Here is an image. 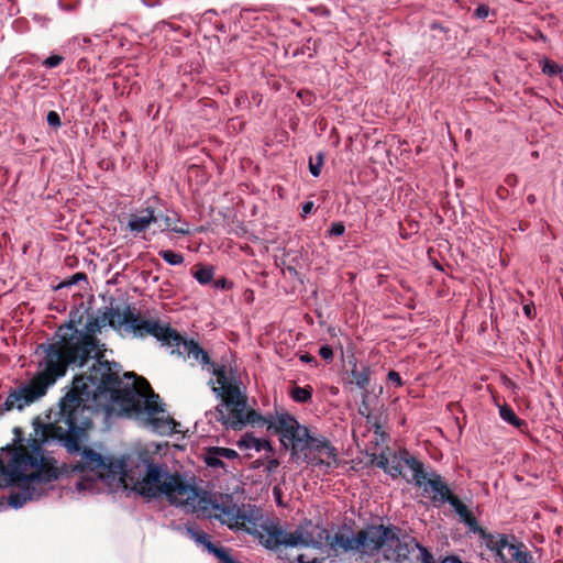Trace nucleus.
I'll list each match as a JSON object with an SVG mask.
<instances>
[{"label": "nucleus", "instance_id": "obj_34", "mask_svg": "<svg viewBox=\"0 0 563 563\" xmlns=\"http://www.w3.org/2000/svg\"><path fill=\"white\" fill-rule=\"evenodd\" d=\"M319 355L327 362H331L333 360V350L330 345H322L319 349Z\"/></svg>", "mask_w": 563, "mask_h": 563}, {"label": "nucleus", "instance_id": "obj_49", "mask_svg": "<svg viewBox=\"0 0 563 563\" xmlns=\"http://www.w3.org/2000/svg\"><path fill=\"white\" fill-rule=\"evenodd\" d=\"M540 40H545V37L543 36V34H540Z\"/></svg>", "mask_w": 563, "mask_h": 563}, {"label": "nucleus", "instance_id": "obj_21", "mask_svg": "<svg viewBox=\"0 0 563 563\" xmlns=\"http://www.w3.org/2000/svg\"><path fill=\"white\" fill-rule=\"evenodd\" d=\"M446 503L453 507L454 511L460 516L461 520L464 521L465 523L471 525L475 521L472 512L455 495L451 494Z\"/></svg>", "mask_w": 563, "mask_h": 563}, {"label": "nucleus", "instance_id": "obj_14", "mask_svg": "<svg viewBox=\"0 0 563 563\" xmlns=\"http://www.w3.org/2000/svg\"><path fill=\"white\" fill-rule=\"evenodd\" d=\"M212 375L217 377L218 387H213L212 390L223 398L228 396L231 388H239V386L232 384V371L228 369L225 365H216L211 362L206 367Z\"/></svg>", "mask_w": 563, "mask_h": 563}, {"label": "nucleus", "instance_id": "obj_25", "mask_svg": "<svg viewBox=\"0 0 563 563\" xmlns=\"http://www.w3.org/2000/svg\"><path fill=\"white\" fill-rule=\"evenodd\" d=\"M158 255L169 265L176 266L184 263V256L180 253H176L172 250H162Z\"/></svg>", "mask_w": 563, "mask_h": 563}, {"label": "nucleus", "instance_id": "obj_22", "mask_svg": "<svg viewBox=\"0 0 563 563\" xmlns=\"http://www.w3.org/2000/svg\"><path fill=\"white\" fill-rule=\"evenodd\" d=\"M313 388L310 385L294 386L289 390L290 398L297 404H308L312 399Z\"/></svg>", "mask_w": 563, "mask_h": 563}, {"label": "nucleus", "instance_id": "obj_7", "mask_svg": "<svg viewBox=\"0 0 563 563\" xmlns=\"http://www.w3.org/2000/svg\"><path fill=\"white\" fill-rule=\"evenodd\" d=\"M274 428L280 435V442L286 449H290L291 456L301 460L309 452L310 442L314 439L307 427L301 426L292 416L283 413L277 416Z\"/></svg>", "mask_w": 563, "mask_h": 563}, {"label": "nucleus", "instance_id": "obj_46", "mask_svg": "<svg viewBox=\"0 0 563 563\" xmlns=\"http://www.w3.org/2000/svg\"><path fill=\"white\" fill-rule=\"evenodd\" d=\"M527 200H528L529 203H533L536 201V198H534L533 195H530V196L527 197Z\"/></svg>", "mask_w": 563, "mask_h": 563}, {"label": "nucleus", "instance_id": "obj_26", "mask_svg": "<svg viewBox=\"0 0 563 563\" xmlns=\"http://www.w3.org/2000/svg\"><path fill=\"white\" fill-rule=\"evenodd\" d=\"M205 462L210 467H224L222 459L213 454V448H210L206 454Z\"/></svg>", "mask_w": 563, "mask_h": 563}, {"label": "nucleus", "instance_id": "obj_6", "mask_svg": "<svg viewBox=\"0 0 563 563\" xmlns=\"http://www.w3.org/2000/svg\"><path fill=\"white\" fill-rule=\"evenodd\" d=\"M213 514L212 517L219 519L223 525H227L231 529H238V530H245L249 533L256 532V522L255 518L253 516V511H247L244 508H241L234 504L230 505H213ZM272 527L280 528L283 531L284 529L275 523H268L265 526H262V531L258 532L260 541L261 543L271 550L278 549L282 544H278L276 547H267L266 545V536H268V530ZM286 533H288L285 530ZM291 531L290 533H292ZM285 547H288L287 544H284Z\"/></svg>", "mask_w": 563, "mask_h": 563}, {"label": "nucleus", "instance_id": "obj_39", "mask_svg": "<svg viewBox=\"0 0 563 563\" xmlns=\"http://www.w3.org/2000/svg\"><path fill=\"white\" fill-rule=\"evenodd\" d=\"M300 361L303 362V363H308V364H312V365H317V360L314 356H312L311 354L309 353H305L302 355H300Z\"/></svg>", "mask_w": 563, "mask_h": 563}, {"label": "nucleus", "instance_id": "obj_28", "mask_svg": "<svg viewBox=\"0 0 563 563\" xmlns=\"http://www.w3.org/2000/svg\"><path fill=\"white\" fill-rule=\"evenodd\" d=\"M561 67L554 63V62H551L549 59H544L543 60V66H542V71L547 75H550V76H555L558 74L561 73Z\"/></svg>", "mask_w": 563, "mask_h": 563}, {"label": "nucleus", "instance_id": "obj_16", "mask_svg": "<svg viewBox=\"0 0 563 563\" xmlns=\"http://www.w3.org/2000/svg\"><path fill=\"white\" fill-rule=\"evenodd\" d=\"M240 450H254L256 452L272 451V446L268 440L264 438H255L254 435L246 433L241 437L236 442Z\"/></svg>", "mask_w": 563, "mask_h": 563}, {"label": "nucleus", "instance_id": "obj_19", "mask_svg": "<svg viewBox=\"0 0 563 563\" xmlns=\"http://www.w3.org/2000/svg\"><path fill=\"white\" fill-rule=\"evenodd\" d=\"M353 383L365 394L368 393V386L371 382V368L366 365L357 367L356 363L353 364L351 369Z\"/></svg>", "mask_w": 563, "mask_h": 563}, {"label": "nucleus", "instance_id": "obj_15", "mask_svg": "<svg viewBox=\"0 0 563 563\" xmlns=\"http://www.w3.org/2000/svg\"><path fill=\"white\" fill-rule=\"evenodd\" d=\"M191 537L196 540V542L205 545V548L216 555L221 563H232L233 558L228 553V551L224 548H220L214 545L210 541V536L202 531H194L189 530Z\"/></svg>", "mask_w": 563, "mask_h": 563}, {"label": "nucleus", "instance_id": "obj_13", "mask_svg": "<svg viewBox=\"0 0 563 563\" xmlns=\"http://www.w3.org/2000/svg\"><path fill=\"white\" fill-rule=\"evenodd\" d=\"M158 217L153 207L148 206L137 212L131 213L128 221V229L135 235L144 233L151 224L157 222Z\"/></svg>", "mask_w": 563, "mask_h": 563}, {"label": "nucleus", "instance_id": "obj_10", "mask_svg": "<svg viewBox=\"0 0 563 563\" xmlns=\"http://www.w3.org/2000/svg\"><path fill=\"white\" fill-rule=\"evenodd\" d=\"M374 463L377 467L383 468L393 478H397L399 476L406 477L404 474V468H409L411 471V478H408V482H412L413 478L419 476L418 474H421V466L423 465L406 449L389 451L388 453H380L375 457Z\"/></svg>", "mask_w": 563, "mask_h": 563}, {"label": "nucleus", "instance_id": "obj_29", "mask_svg": "<svg viewBox=\"0 0 563 563\" xmlns=\"http://www.w3.org/2000/svg\"><path fill=\"white\" fill-rule=\"evenodd\" d=\"M213 454L220 456L221 459L228 460L238 457V453L234 450L228 448L213 446Z\"/></svg>", "mask_w": 563, "mask_h": 563}, {"label": "nucleus", "instance_id": "obj_51", "mask_svg": "<svg viewBox=\"0 0 563 563\" xmlns=\"http://www.w3.org/2000/svg\"><path fill=\"white\" fill-rule=\"evenodd\" d=\"M450 559H451V558H449V559H446V560H443V562H441V563H446V561L449 562V560H450Z\"/></svg>", "mask_w": 563, "mask_h": 563}, {"label": "nucleus", "instance_id": "obj_27", "mask_svg": "<svg viewBox=\"0 0 563 563\" xmlns=\"http://www.w3.org/2000/svg\"><path fill=\"white\" fill-rule=\"evenodd\" d=\"M323 154L322 153H318L316 159L317 162H312V159H310L309 162V170L311 173L312 176L314 177H318L321 173V167L323 165Z\"/></svg>", "mask_w": 563, "mask_h": 563}, {"label": "nucleus", "instance_id": "obj_41", "mask_svg": "<svg viewBox=\"0 0 563 563\" xmlns=\"http://www.w3.org/2000/svg\"><path fill=\"white\" fill-rule=\"evenodd\" d=\"M312 209H313V202L312 201L305 202L303 206H302V217H306L307 214H309Z\"/></svg>", "mask_w": 563, "mask_h": 563}, {"label": "nucleus", "instance_id": "obj_36", "mask_svg": "<svg viewBox=\"0 0 563 563\" xmlns=\"http://www.w3.org/2000/svg\"><path fill=\"white\" fill-rule=\"evenodd\" d=\"M490 9L487 4H479L475 11L474 16L477 19H486L489 15Z\"/></svg>", "mask_w": 563, "mask_h": 563}, {"label": "nucleus", "instance_id": "obj_32", "mask_svg": "<svg viewBox=\"0 0 563 563\" xmlns=\"http://www.w3.org/2000/svg\"><path fill=\"white\" fill-rule=\"evenodd\" d=\"M46 120H47V124L53 128H59L62 124L60 117L56 111H49L47 113Z\"/></svg>", "mask_w": 563, "mask_h": 563}, {"label": "nucleus", "instance_id": "obj_1", "mask_svg": "<svg viewBox=\"0 0 563 563\" xmlns=\"http://www.w3.org/2000/svg\"><path fill=\"white\" fill-rule=\"evenodd\" d=\"M78 313L71 311L69 321L58 327L54 343L40 345L44 355L37 372L10 389L1 410H23L44 397L68 366L82 367L95 358L88 373L74 377L71 388L59 401L60 413L78 419L90 418L91 411L118 409L128 416L146 415L147 423L155 431L173 430L174 419L158 404L159 397L148 382L132 372L124 374V382L120 377L121 365L104 360V345L96 338L102 328L100 320L88 314L82 323L84 317Z\"/></svg>", "mask_w": 563, "mask_h": 563}, {"label": "nucleus", "instance_id": "obj_9", "mask_svg": "<svg viewBox=\"0 0 563 563\" xmlns=\"http://www.w3.org/2000/svg\"><path fill=\"white\" fill-rule=\"evenodd\" d=\"M246 398L240 388H231L222 404L216 408V419L227 429L241 430L244 427Z\"/></svg>", "mask_w": 563, "mask_h": 563}, {"label": "nucleus", "instance_id": "obj_33", "mask_svg": "<svg viewBox=\"0 0 563 563\" xmlns=\"http://www.w3.org/2000/svg\"><path fill=\"white\" fill-rule=\"evenodd\" d=\"M345 232V227L342 222H334L332 223L330 230H329V235L331 236H340V235H343Z\"/></svg>", "mask_w": 563, "mask_h": 563}, {"label": "nucleus", "instance_id": "obj_42", "mask_svg": "<svg viewBox=\"0 0 563 563\" xmlns=\"http://www.w3.org/2000/svg\"><path fill=\"white\" fill-rule=\"evenodd\" d=\"M278 461L277 460H269L268 463H267V470L269 472L274 471L277 466H278Z\"/></svg>", "mask_w": 563, "mask_h": 563}, {"label": "nucleus", "instance_id": "obj_2", "mask_svg": "<svg viewBox=\"0 0 563 563\" xmlns=\"http://www.w3.org/2000/svg\"><path fill=\"white\" fill-rule=\"evenodd\" d=\"M266 536V545L287 544L322 550L331 561L350 554L360 559L373 558L380 551L393 563H437L433 554L415 538H400L396 526L371 525L357 531L351 526H340L333 533L319 525L306 521L295 532L286 533L272 527Z\"/></svg>", "mask_w": 563, "mask_h": 563}, {"label": "nucleus", "instance_id": "obj_24", "mask_svg": "<svg viewBox=\"0 0 563 563\" xmlns=\"http://www.w3.org/2000/svg\"><path fill=\"white\" fill-rule=\"evenodd\" d=\"M499 415L503 420L510 423L511 426L516 428H521L526 424V422L518 418L515 411L507 405H504L499 408Z\"/></svg>", "mask_w": 563, "mask_h": 563}, {"label": "nucleus", "instance_id": "obj_37", "mask_svg": "<svg viewBox=\"0 0 563 563\" xmlns=\"http://www.w3.org/2000/svg\"><path fill=\"white\" fill-rule=\"evenodd\" d=\"M213 287L217 289H231L233 287V283L222 277L213 283Z\"/></svg>", "mask_w": 563, "mask_h": 563}, {"label": "nucleus", "instance_id": "obj_30", "mask_svg": "<svg viewBox=\"0 0 563 563\" xmlns=\"http://www.w3.org/2000/svg\"><path fill=\"white\" fill-rule=\"evenodd\" d=\"M79 280H87V275L85 273H76L69 278L65 279L59 287H69L77 284Z\"/></svg>", "mask_w": 563, "mask_h": 563}, {"label": "nucleus", "instance_id": "obj_44", "mask_svg": "<svg viewBox=\"0 0 563 563\" xmlns=\"http://www.w3.org/2000/svg\"><path fill=\"white\" fill-rule=\"evenodd\" d=\"M449 563H463L459 558H455V556H452L450 560H449Z\"/></svg>", "mask_w": 563, "mask_h": 563}, {"label": "nucleus", "instance_id": "obj_35", "mask_svg": "<svg viewBox=\"0 0 563 563\" xmlns=\"http://www.w3.org/2000/svg\"><path fill=\"white\" fill-rule=\"evenodd\" d=\"M261 420H262V417L256 411L250 410V411L245 412L244 426L246 423H252V424L260 423Z\"/></svg>", "mask_w": 563, "mask_h": 563}, {"label": "nucleus", "instance_id": "obj_38", "mask_svg": "<svg viewBox=\"0 0 563 563\" xmlns=\"http://www.w3.org/2000/svg\"><path fill=\"white\" fill-rule=\"evenodd\" d=\"M387 379L395 384V386L397 387H400L402 385V380H401V377L399 375V373L395 372V371H389L388 374H387Z\"/></svg>", "mask_w": 563, "mask_h": 563}, {"label": "nucleus", "instance_id": "obj_43", "mask_svg": "<svg viewBox=\"0 0 563 563\" xmlns=\"http://www.w3.org/2000/svg\"><path fill=\"white\" fill-rule=\"evenodd\" d=\"M516 180V177L515 176H508L507 179H506V183L508 185H512V183Z\"/></svg>", "mask_w": 563, "mask_h": 563}, {"label": "nucleus", "instance_id": "obj_48", "mask_svg": "<svg viewBox=\"0 0 563 563\" xmlns=\"http://www.w3.org/2000/svg\"><path fill=\"white\" fill-rule=\"evenodd\" d=\"M0 487H4V476L0 475Z\"/></svg>", "mask_w": 563, "mask_h": 563}, {"label": "nucleus", "instance_id": "obj_12", "mask_svg": "<svg viewBox=\"0 0 563 563\" xmlns=\"http://www.w3.org/2000/svg\"><path fill=\"white\" fill-rule=\"evenodd\" d=\"M418 475L417 478L412 479V483L422 487L423 496L428 497L434 506L445 504L452 492L442 476L437 472L426 473L423 465L421 466V474Z\"/></svg>", "mask_w": 563, "mask_h": 563}, {"label": "nucleus", "instance_id": "obj_4", "mask_svg": "<svg viewBox=\"0 0 563 563\" xmlns=\"http://www.w3.org/2000/svg\"><path fill=\"white\" fill-rule=\"evenodd\" d=\"M104 320H108L113 329L123 330L135 338L151 335L162 344L174 346L176 350L172 353L177 352L179 355L192 358L203 368L211 363L208 352L197 341L185 339L175 329L158 320L143 318L135 307L126 305L123 308H110L104 313Z\"/></svg>", "mask_w": 563, "mask_h": 563}, {"label": "nucleus", "instance_id": "obj_50", "mask_svg": "<svg viewBox=\"0 0 563 563\" xmlns=\"http://www.w3.org/2000/svg\"><path fill=\"white\" fill-rule=\"evenodd\" d=\"M450 559H451V558H449V559H446V560H443V562H441V563H446V561L449 562V560H450Z\"/></svg>", "mask_w": 563, "mask_h": 563}, {"label": "nucleus", "instance_id": "obj_23", "mask_svg": "<svg viewBox=\"0 0 563 563\" xmlns=\"http://www.w3.org/2000/svg\"><path fill=\"white\" fill-rule=\"evenodd\" d=\"M192 276L200 285H208L214 276V268L210 265H196L192 268Z\"/></svg>", "mask_w": 563, "mask_h": 563}, {"label": "nucleus", "instance_id": "obj_40", "mask_svg": "<svg viewBox=\"0 0 563 563\" xmlns=\"http://www.w3.org/2000/svg\"><path fill=\"white\" fill-rule=\"evenodd\" d=\"M534 306L532 303H528L523 306V313L529 318H533Z\"/></svg>", "mask_w": 563, "mask_h": 563}, {"label": "nucleus", "instance_id": "obj_20", "mask_svg": "<svg viewBox=\"0 0 563 563\" xmlns=\"http://www.w3.org/2000/svg\"><path fill=\"white\" fill-rule=\"evenodd\" d=\"M486 547L496 553V555L500 559L503 556L504 551L506 550V545H508V538L504 534H483Z\"/></svg>", "mask_w": 563, "mask_h": 563}, {"label": "nucleus", "instance_id": "obj_31", "mask_svg": "<svg viewBox=\"0 0 563 563\" xmlns=\"http://www.w3.org/2000/svg\"><path fill=\"white\" fill-rule=\"evenodd\" d=\"M63 59H64L63 56L51 55L43 60V65L47 68H54V67H57L63 62Z\"/></svg>", "mask_w": 563, "mask_h": 563}, {"label": "nucleus", "instance_id": "obj_52", "mask_svg": "<svg viewBox=\"0 0 563 563\" xmlns=\"http://www.w3.org/2000/svg\"><path fill=\"white\" fill-rule=\"evenodd\" d=\"M375 563H378L377 561Z\"/></svg>", "mask_w": 563, "mask_h": 563}, {"label": "nucleus", "instance_id": "obj_8", "mask_svg": "<svg viewBox=\"0 0 563 563\" xmlns=\"http://www.w3.org/2000/svg\"><path fill=\"white\" fill-rule=\"evenodd\" d=\"M124 463L113 457L102 456L90 448H84L80 460L71 466V471L84 475L90 473L89 479L114 477L123 473Z\"/></svg>", "mask_w": 563, "mask_h": 563}, {"label": "nucleus", "instance_id": "obj_47", "mask_svg": "<svg viewBox=\"0 0 563 563\" xmlns=\"http://www.w3.org/2000/svg\"><path fill=\"white\" fill-rule=\"evenodd\" d=\"M298 563H313V562H305V560H303V555H302V554H300V555L298 556Z\"/></svg>", "mask_w": 563, "mask_h": 563}, {"label": "nucleus", "instance_id": "obj_18", "mask_svg": "<svg viewBox=\"0 0 563 563\" xmlns=\"http://www.w3.org/2000/svg\"><path fill=\"white\" fill-rule=\"evenodd\" d=\"M521 547L522 545H516L509 542L508 545H506L500 561L503 563H529V555Z\"/></svg>", "mask_w": 563, "mask_h": 563}, {"label": "nucleus", "instance_id": "obj_45", "mask_svg": "<svg viewBox=\"0 0 563 563\" xmlns=\"http://www.w3.org/2000/svg\"><path fill=\"white\" fill-rule=\"evenodd\" d=\"M77 488H78V489H85V488H86V486H85V484H84V481H79V482L77 483Z\"/></svg>", "mask_w": 563, "mask_h": 563}, {"label": "nucleus", "instance_id": "obj_17", "mask_svg": "<svg viewBox=\"0 0 563 563\" xmlns=\"http://www.w3.org/2000/svg\"><path fill=\"white\" fill-rule=\"evenodd\" d=\"M161 220L164 222V230L183 235H188L190 233L189 223L184 221L177 213H174L173 216H162Z\"/></svg>", "mask_w": 563, "mask_h": 563}, {"label": "nucleus", "instance_id": "obj_3", "mask_svg": "<svg viewBox=\"0 0 563 563\" xmlns=\"http://www.w3.org/2000/svg\"><path fill=\"white\" fill-rule=\"evenodd\" d=\"M91 427V418H71L58 412L54 422L43 423L37 417L33 421V434L29 449L19 446L5 464L0 459V475L4 476V487L15 485L9 498V506L18 509L27 501L46 494L47 484L58 477L55 466L44 456L43 444L57 440L69 453L79 452L84 432Z\"/></svg>", "mask_w": 563, "mask_h": 563}, {"label": "nucleus", "instance_id": "obj_5", "mask_svg": "<svg viewBox=\"0 0 563 563\" xmlns=\"http://www.w3.org/2000/svg\"><path fill=\"white\" fill-rule=\"evenodd\" d=\"M139 494L147 498L164 496L172 505L186 512L206 509V497L179 474H170L166 467L147 463L143 478L135 484Z\"/></svg>", "mask_w": 563, "mask_h": 563}, {"label": "nucleus", "instance_id": "obj_11", "mask_svg": "<svg viewBox=\"0 0 563 563\" xmlns=\"http://www.w3.org/2000/svg\"><path fill=\"white\" fill-rule=\"evenodd\" d=\"M301 461L328 472L338 466V451L325 438H314Z\"/></svg>", "mask_w": 563, "mask_h": 563}]
</instances>
